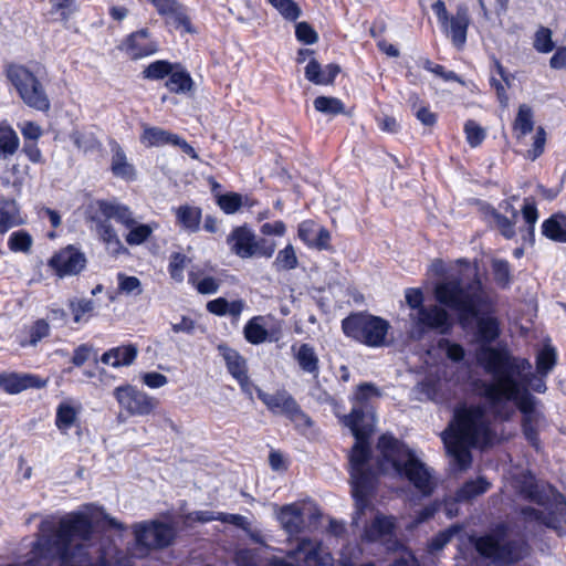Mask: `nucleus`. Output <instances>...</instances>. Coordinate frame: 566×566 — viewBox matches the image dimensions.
I'll return each mask as SVG.
<instances>
[{
  "mask_svg": "<svg viewBox=\"0 0 566 566\" xmlns=\"http://www.w3.org/2000/svg\"><path fill=\"white\" fill-rule=\"evenodd\" d=\"M478 358L485 373L493 379L484 384V396L492 403L514 401L523 413V433L527 441L537 448L539 413L535 410L536 398L515 378L523 370L532 369L531 363L526 358L512 356L504 348L484 347L479 352Z\"/></svg>",
  "mask_w": 566,
  "mask_h": 566,
  "instance_id": "obj_1",
  "label": "nucleus"
},
{
  "mask_svg": "<svg viewBox=\"0 0 566 566\" xmlns=\"http://www.w3.org/2000/svg\"><path fill=\"white\" fill-rule=\"evenodd\" d=\"M381 396L377 386L371 382L360 384L354 395V405L344 423L356 438L349 454L352 493L355 499L356 512L353 517L358 525L360 516L369 509V495L374 490L376 472L371 468L370 449L366 439L373 431L374 416L369 402Z\"/></svg>",
  "mask_w": 566,
  "mask_h": 566,
  "instance_id": "obj_2",
  "label": "nucleus"
},
{
  "mask_svg": "<svg viewBox=\"0 0 566 566\" xmlns=\"http://www.w3.org/2000/svg\"><path fill=\"white\" fill-rule=\"evenodd\" d=\"M492 439L485 409L464 403L454 409L453 420L442 433L446 449L461 471L471 465V448L486 447L491 444Z\"/></svg>",
  "mask_w": 566,
  "mask_h": 566,
  "instance_id": "obj_3",
  "label": "nucleus"
},
{
  "mask_svg": "<svg viewBox=\"0 0 566 566\" xmlns=\"http://www.w3.org/2000/svg\"><path fill=\"white\" fill-rule=\"evenodd\" d=\"M384 462L406 478L423 496L432 494L436 482L432 470L420 461L405 443L384 434L378 441Z\"/></svg>",
  "mask_w": 566,
  "mask_h": 566,
  "instance_id": "obj_4",
  "label": "nucleus"
},
{
  "mask_svg": "<svg viewBox=\"0 0 566 566\" xmlns=\"http://www.w3.org/2000/svg\"><path fill=\"white\" fill-rule=\"evenodd\" d=\"M434 297L438 303L455 311L463 322L478 316L480 305L484 302V291L474 271L471 276H452L438 283Z\"/></svg>",
  "mask_w": 566,
  "mask_h": 566,
  "instance_id": "obj_5",
  "label": "nucleus"
},
{
  "mask_svg": "<svg viewBox=\"0 0 566 566\" xmlns=\"http://www.w3.org/2000/svg\"><path fill=\"white\" fill-rule=\"evenodd\" d=\"M522 494L524 499L543 507L523 506L521 515L525 523L543 525L560 537L566 535V500L562 494L558 493L552 502L534 483L526 484Z\"/></svg>",
  "mask_w": 566,
  "mask_h": 566,
  "instance_id": "obj_6",
  "label": "nucleus"
},
{
  "mask_svg": "<svg viewBox=\"0 0 566 566\" xmlns=\"http://www.w3.org/2000/svg\"><path fill=\"white\" fill-rule=\"evenodd\" d=\"M390 324L388 321L364 312L353 313L342 321L343 333L369 347H382Z\"/></svg>",
  "mask_w": 566,
  "mask_h": 566,
  "instance_id": "obj_7",
  "label": "nucleus"
},
{
  "mask_svg": "<svg viewBox=\"0 0 566 566\" xmlns=\"http://www.w3.org/2000/svg\"><path fill=\"white\" fill-rule=\"evenodd\" d=\"M297 566H316L318 563V545L310 538L298 541L295 549L287 555ZM234 560L238 566H294L282 558H272L262 565L254 549L241 548L235 553Z\"/></svg>",
  "mask_w": 566,
  "mask_h": 566,
  "instance_id": "obj_8",
  "label": "nucleus"
},
{
  "mask_svg": "<svg viewBox=\"0 0 566 566\" xmlns=\"http://www.w3.org/2000/svg\"><path fill=\"white\" fill-rule=\"evenodd\" d=\"M7 76L15 87L21 99L40 112H48L51 103L48 94L38 77L25 66L11 64L7 69Z\"/></svg>",
  "mask_w": 566,
  "mask_h": 566,
  "instance_id": "obj_9",
  "label": "nucleus"
},
{
  "mask_svg": "<svg viewBox=\"0 0 566 566\" xmlns=\"http://www.w3.org/2000/svg\"><path fill=\"white\" fill-rule=\"evenodd\" d=\"M473 544L480 555L507 565L524 559L530 553V546L524 539H509L502 543L493 534L479 536L474 538Z\"/></svg>",
  "mask_w": 566,
  "mask_h": 566,
  "instance_id": "obj_10",
  "label": "nucleus"
},
{
  "mask_svg": "<svg viewBox=\"0 0 566 566\" xmlns=\"http://www.w3.org/2000/svg\"><path fill=\"white\" fill-rule=\"evenodd\" d=\"M409 318L411 322L409 335L416 340L422 339L429 332L446 335L452 328V319L449 313L436 304L426 305L418 312H411Z\"/></svg>",
  "mask_w": 566,
  "mask_h": 566,
  "instance_id": "obj_11",
  "label": "nucleus"
},
{
  "mask_svg": "<svg viewBox=\"0 0 566 566\" xmlns=\"http://www.w3.org/2000/svg\"><path fill=\"white\" fill-rule=\"evenodd\" d=\"M256 395L272 413L285 416L297 429H305L312 426L311 418L301 409L294 397L285 389L268 394L256 388Z\"/></svg>",
  "mask_w": 566,
  "mask_h": 566,
  "instance_id": "obj_12",
  "label": "nucleus"
},
{
  "mask_svg": "<svg viewBox=\"0 0 566 566\" xmlns=\"http://www.w3.org/2000/svg\"><path fill=\"white\" fill-rule=\"evenodd\" d=\"M136 543L147 549L169 546L176 537V528L167 523L157 521L135 524Z\"/></svg>",
  "mask_w": 566,
  "mask_h": 566,
  "instance_id": "obj_13",
  "label": "nucleus"
},
{
  "mask_svg": "<svg viewBox=\"0 0 566 566\" xmlns=\"http://www.w3.org/2000/svg\"><path fill=\"white\" fill-rule=\"evenodd\" d=\"M114 397L119 407L129 416H147L158 403L154 397L148 396L132 385L116 387L114 389Z\"/></svg>",
  "mask_w": 566,
  "mask_h": 566,
  "instance_id": "obj_14",
  "label": "nucleus"
},
{
  "mask_svg": "<svg viewBox=\"0 0 566 566\" xmlns=\"http://www.w3.org/2000/svg\"><path fill=\"white\" fill-rule=\"evenodd\" d=\"M91 210L90 220L93 223H104V221L111 223V220L114 219L125 228L136 224L132 210L116 201L98 200L91 207Z\"/></svg>",
  "mask_w": 566,
  "mask_h": 566,
  "instance_id": "obj_15",
  "label": "nucleus"
},
{
  "mask_svg": "<svg viewBox=\"0 0 566 566\" xmlns=\"http://www.w3.org/2000/svg\"><path fill=\"white\" fill-rule=\"evenodd\" d=\"M49 264L62 277L80 273L86 264V259L82 252L69 245L54 254Z\"/></svg>",
  "mask_w": 566,
  "mask_h": 566,
  "instance_id": "obj_16",
  "label": "nucleus"
},
{
  "mask_svg": "<svg viewBox=\"0 0 566 566\" xmlns=\"http://www.w3.org/2000/svg\"><path fill=\"white\" fill-rule=\"evenodd\" d=\"M46 384V379H42L34 374L15 371L0 373V388L10 395H17L30 388L41 389L44 388Z\"/></svg>",
  "mask_w": 566,
  "mask_h": 566,
  "instance_id": "obj_17",
  "label": "nucleus"
},
{
  "mask_svg": "<svg viewBox=\"0 0 566 566\" xmlns=\"http://www.w3.org/2000/svg\"><path fill=\"white\" fill-rule=\"evenodd\" d=\"M469 25V10L465 6L461 4L457 8L455 14L447 19V23L441 24V29L450 38L452 44L460 50L467 43Z\"/></svg>",
  "mask_w": 566,
  "mask_h": 566,
  "instance_id": "obj_18",
  "label": "nucleus"
},
{
  "mask_svg": "<svg viewBox=\"0 0 566 566\" xmlns=\"http://www.w3.org/2000/svg\"><path fill=\"white\" fill-rule=\"evenodd\" d=\"M254 232L247 226L235 227L227 238L231 252L241 259L254 256Z\"/></svg>",
  "mask_w": 566,
  "mask_h": 566,
  "instance_id": "obj_19",
  "label": "nucleus"
},
{
  "mask_svg": "<svg viewBox=\"0 0 566 566\" xmlns=\"http://www.w3.org/2000/svg\"><path fill=\"white\" fill-rule=\"evenodd\" d=\"M156 8L159 15L166 19V23L176 28L184 27L189 31V18L186 8L178 0H148Z\"/></svg>",
  "mask_w": 566,
  "mask_h": 566,
  "instance_id": "obj_20",
  "label": "nucleus"
},
{
  "mask_svg": "<svg viewBox=\"0 0 566 566\" xmlns=\"http://www.w3.org/2000/svg\"><path fill=\"white\" fill-rule=\"evenodd\" d=\"M126 53L134 60L154 54L157 45L149 39L147 29L132 33L125 43Z\"/></svg>",
  "mask_w": 566,
  "mask_h": 566,
  "instance_id": "obj_21",
  "label": "nucleus"
},
{
  "mask_svg": "<svg viewBox=\"0 0 566 566\" xmlns=\"http://www.w3.org/2000/svg\"><path fill=\"white\" fill-rule=\"evenodd\" d=\"M176 223L188 233H197L200 230L202 210L197 206L181 205L174 209Z\"/></svg>",
  "mask_w": 566,
  "mask_h": 566,
  "instance_id": "obj_22",
  "label": "nucleus"
},
{
  "mask_svg": "<svg viewBox=\"0 0 566 566\" xmlns=\"http://www.w3.org/2000/svg\"><path fill=\"white\" fill-rule=\"evenodd\" d=\"M82 410L80 402L74 400H64L59 403L56 408L55 426L57 429L66 434L67 431L77 422L78 415Z\"/></svg>",
  "mask_w": 566,
  "mask_h": 566,
  "instance_id": "obj_23",
  "label": "nucleus"
},
{
  "mask_svg": "<svg viewBox=\"0 0 566 566\" xmlns=\"http://www.w3.org/2000/svg\"><path fill=\"white\" fill-rule=\"evenodd\" d=\"M395 521L391 516L376 514L371 523L365 527L363 538L367 542L381 541L392 535Z\"/></svg>",
  "mask_w": 566,
  "mask_h": 566,
  "instance_id": "obj_24",
  "label": "nucleus"
},
{
  "mask_svg": "<svg viewBox=\"0 0 566 566\" xmlns=\"http://www.w3.org/2000/svg\"><path fill=\"white\" fill-rule=\"evenodd\" d=\"M138 354V348L134 344H127L114 347L105 352L101 360L113 367L129 366L134 363Z\"/></svg>",
  "mask_w": 566,
  "mask_h": 566,
  "instance_id": "obj_25",
  "label": "nucleus"
},
{
  "mask_svg": "<svg viewBox=\"0 0 566 566\" xmlns=\"http://www.w3.org/2000/svg\"><path fill=\"white\" fill-rule=\"evenodd\" d=\"M23 218L15 200L0 198V233H6L10 229L21 226Z\"/></svg>",
  "mask_w": 566,
  "mask_h": 566,
  "instance_id": "obj_26",
  "label": "nucleus"
},
{
  "mask_svg": "<svg viewBox=\"0 0 566 566\" xmlns=\"http://www.w3.org/2000/svg\"><path fill=\"white\" fill-rule=\"evenodd\" d=\"M279 521L291 535L298 534L304 527L303 511L297 504H287L281 507Z\"/></svg>",
  "mask_w": 566,
  "mask_h": 566,
  "instance_id": "obj_27",
  "label": "nucleus"
},
{
  "mask_svg": "<svg viewBox=\"0 0 566 566\" xmlns=\"http://www.w3.org/2000/svg\"><path fill=\"white\" fill-rule=\"evenodd\" d=\"M166 87L176 94H188L193 90V81L189 72L180 64H175L165 83Z\"/></svg>",
  "mask_w": 566,
  "mask_h": 566,
  "instance_id": "obj_28",
  "label": "nucleus"
},
{
  "mask_svg": "<svg viewBox=\"0 0 566 566\" xmlns=\"http://www.w3.org/2000/svg\"><path fill=\"white\" fill-rule=\"evenodd\" d=\"M218 352L222 356L229 374L234 379L244 377L248 374L247 360L239 352L223 344L218 346Z\"/></svg>",
  "mask_w": 566,
  "mask_h": 566,
  "instance_id": "obj_29",
  "label": "nucleus"
},
{
  "mask_svg": "<svg viewBox=\"0 0 566 566\" xmlns=\"http://www.w3.org/2000/svg\"><path fill=\"white\" fill-rule=\"evenodd\" d=\"M294 357L304 373L312 375L314 378L318 377L319 359L312 345L307 343L300 345L295 350Z\"/></svg>",
  "mask_w": 566,
  "mask_h": 566,
  "instance_id": "obj_30",
  "label": "nucleus"
},
{
  "mask_svg": "<svg viewBox=\"0 0 566 566\" xmlns=\"http://www.w3.org/2000/svg\"><path fill=\"white\" fill-rule=\"evenodd\" d=\"M542 233L552 241L566 243V216L555 213L542 224Z\"/></svg>",
  "mask_w": 566,
  "mask_h": 566,
  "instance_id": "obj_31",
  "label": "nucleus"
},
{
  "mask_svg": "<svg viewBox=\"0 0 566 566\" xmlns=\"http://www.w3.org/2000/svg\"><path fill=\"white\" fill-rule=\"evenodd\" d=\"M491 488V483L483 476L476 480L467 481L457 492V502H470L471 500L484 494Z\"/></svg>",
  "mask_w": 566,
  "mask_h": 566,
  "instance_id": "obj_32",
  "label": "nucleus"
},
{
  "mask_svg": "<svg viewBox=\"0 0 566 566\" xmlns=\"http://www.w3.org/2000/svg\"><path fill=\"white\" fill-rule=\"evenodd\" d=\"M476 334H478L479 339L482 343H484V345H482L478 349V352H476V356H478L479 352L482 348H484V347L493 348L492 346H489L488 344L494 342L499 337L500 328H499L497 319L494 317L480 318L476 324ZM476 360H479L478 357H476ZM478 363L480 364V361H478Z\"/></svg>",
  "mask_w": 566,
  "mask_h": 566,
  "instance_id": "obj_33",
  "label": "nucleus"
},
{
  "mask_svg": "<svg viewBox=\"0 0 566 566\" xmlns=\"http://www.w3.org/2000/svg\"><path fill=\"white\" fill-rule=\"evenodd\" d=\"M94 228L112 254L117 255L126 251L112 223H94Z\"/></svg>",
  "mask_w": 566,
  "mask_h": 566,
  "instance_id": "obj_34",
  "label": "nucleus"
},
{
  "mask_svg": "<svg viewBox=\"0 0 566 566\" xmlns=\"http://www.w3.org/2000/svg\"><path fill=\"white\" fill-rule=\"evenodd\" d=\"M111 169L116 177L127 180L134 179L135 177V169L133 165L127 161L126 155L119 145L113 147Z\"/></svg>",
  "mask_w": 566,
  "mask_h": 566,
  "instance_id": "obj_35",
  "label": "nucleus"
},
{
  "mask_svg": "<svg viewBox=\"0 0 566 566\" xmlns=\"http://www.w3.org/2000/svg\"><path fill=\"white\" fill-rule=\"evenodd\" d=\"M20 145L17 133L8 125H0V159L13 156Z\"/></svg>",
  "mask_w": 566,
  "mask_h": 566,
  "instance_id": "obj_36",
  "label": "nucleus"
},
{
  "mask_svg": "<svg viewBox=\"0 0 566 566\" xmlns=\"http://www.w3.org/2000/svg\"><path fill=\"white\" fill-rule=\"evenodd\" d=\"M534 128V114L527 104H522L518 107L517 115L513 123V129L517 138L526 136Z\"/></svg>",
  "mask_w": 566,
  "mask_h": 566,
  "instance_id": "obj_37",
  "label": "nucleus"
},
{
  "mask_svg": "<svg viewBox=\"0 0 566 566\" xmlns=\"http://www.w3.org/2000/svg\"><path fill=\"white\" fill-rule=\"evenodd\" d=\"M71 140L75 147L84 154L98 151L101 149V142L91 132L74 130L70 135Z\"/></svg>",
  "mask_w": 566,
  "mask_h": 566,
  "instance_id": "obj_38",
  "label": "nucleus"
},
{
  "mask_svg": "<svg viewBox=\"0 0 566 566\" xmlns=\"http://www.w3.org/2000/svg\"><path fill=\"white\" fill-rule=\"evenodd\" d=\"M188 282L203 295L217 293L221 283L220 280L212 276L200 277V274L193 270L188 274Z\"/></svg>",
  "mask_w": 566,
  "mask_h": 566,
  "instance_id": "obj_39",
  "label": "nucleus"
},
{
  "mask_svg": "<svg viewBox=\"0 0 566 566\" xmlns=\"http://www.w3.org/2000/svg\"><path fill=\"white\" fill-rule=\"evenodd\" d=\"M69 307L76 324L86 323L95 308V303L90 298H74L69 301Z\"/></svg>",
  "mask_w": 566,
  "mask_h": 566,
  "instance_id": "obj_40",
  "label": "nucleus"
},
{
  "mask_svg": "<svg viewBox=\"0 0 566 566\" xmlns=\"http://www.w3.org/2000/svg\"><path fill=\"white\" fill-rule=\"evenodd\" d=\"M177 135L170 134L169 132L159 127H147L144 129L142 135V143L147 146H163L167 144H174V139Z\"/></svg>",
  "mask_w": 566,
  "mask_h": 566,
  "instance_id": "obj_41",
  "label": "nucleus"
},
{
  "mask_svg": "<svg viewBox=\"0 0 566 566\" xmlns=\"http://www.w3.org/2000/svg\"><path fill=\"white\" fill-rule=\"evenodd\" d=\"M441 385L438 380L427 378L419 382L416 387L417 392L420 395L419 400H431L434 402H443L444 396L440 389Z\"/></svg>",
  "mask_w": 566,
  "mask_h": 566,
  "instance_id": "obj_42",
  "label": "nucleus"
},
{
  "mask_svg": "<svg viewBox=\"0 0 566 566\" xmlns=\"http://www.w3.org/2000/svg\"><path fill=\"white\" fill-rule=\"evenodd\" d=\"M262 319L261 316H254L245 324L243 333L250 344L258 345L266 340L269 333L261 324Z\"/></svg>",
  "mask_w": 566,
  "mask_h": 566,
  "instance_id": "obj_43",
  "label": "nucleus"
},
{
  "mask_svg": "<svg viewBox=\"0 0 566 566\" xmlns=\"http://www.w3.org/2000/svg\"><path fill=\"white\" fill-rule=\"evenodd\" d=\"M314 108L325 115L335 116L345 112L344 103L332 96H318L313 102Z\"/></svg>",
  "mask_w": 566,
  "mask_h": 566,
  "instance_id": "obj_44",
  "label": "nucleus"
},
{
  "mask_svg": "<svg viewBox=\"0 0 566 566\" xmlns=\"http://www.w3.org/2000/svg\"><path fill=\"white\" fill-rule=\"evenodd\" d=\"M298 261L295 254L294 248L289 244L283 250L279 251L274 262L273 268L277 271H289L293 270L297 266Z\"/></svg>",
  "mask_w": 566,
  "mask_h": 566,
  "instance_id": "obj_45",
  "label": "nucleus"
},
{
  "mask_svg": "<svg viewBox=\"0 0 566 566\" xmlns=\"http://www.w3.org/2000/svg\"><path fill=\"white\" fill-rule=\"evenodd\" d=\"M491 268L495 283L501 287H507L512 277L510 263L503 259H494Z\"/></svg>",
  "mask_w": 566,
  "mask_h": 566,
  "instance_id": "obj_46",
  "label": "nucleus"
},
{
  "mask_svg": "<svg viewBox=\"0 0 566 566\" xmlns=\"http://www.w3.org/2000/svg\"><path fill=\"white\" fill-rule=\"evenodd\" d=\"M174 65L166 60L155 61L143 71V76L148 80H163L169 75Z\"/></svg>",
  "mask_w": 566,
  "mask_h": 566,
  "instance_id": "obj_47",
  "label": "nucleus"
},
{
  "mask_svg": "<svg viewBox=\"0 0 566 566\" xmlns=\"http://www.w3.org/2000/svg\"><path fill=\"white\" fill-rule=\"evenodd\" d=\"M281 15L289 20L295 21L300 18L302 11L298 4L293 0H268Z\"/></svg>",
  "mask_w": 566,
  "mask_h": 566,
  "instance_id": "obj_48",
  "label": "nucleus"
},
{
  "mask_svg": "<svg viewBox=\"0 0 566 566\" xmlns=\"http://www.w3.org/2000/svg\"><path fill=\"white\" fill-rule=\"evenodd\" d=\"M461 531L459 525H452L449 528L438 533L429 542V552L437 553L444 548V546Z\"/></svg>",
  "mask_w": 566,
  "mask_h": 566,
  "instance_id": "obj_49",
  "label": "nucleus"
},
{
  "mask_svg": "<svg viewBox=\"0 0 566 566\" xmlns=\"http://www.w3.org/2000/svg\"><path fill=\"white\" fill-rule=\"evenodd\" d=\"M556 365V352L553 347L542 349L536 358V369L542 376H546Z\"/></svg>",
  "mask_w": 566,
  "mask_h": 566,
  "instance_id": "obj_50",
  "label": "nucleus"
},
{
  "mask_svg": "<svg viewBox=\"0 0 566 566\" xmlns=\"http://www.w3.org/2000/svg\"><path fill=\"white\" fill-rule=\"evenodd\" d=\"M50 334V325L46 319L40 318L30 327V338L28 342H21V346H35L40 340Z\"/></svg>",
  "mask_w": 566,
  "mask_h": 566,
  "instance_id": "obj_51",
  "label": "nucleus"
},
{
  "mask_svg": "<svg viewBox=\"0 0 566 566\" xmlns=\"http://www.w3.org/2000/svg\"><path fill=\"white\" fill-rule=\"evenodd\" d=\"M189 262L190 260L185 254L179 252L172 253L168 265L170 277L178 283L182 282L184 271Z\"/></svg>",
  "mask_w": 566,
  "mask_h": 566,
  "instance_id": "obj_52",
  "label": "nucleus"
},
{
  "mask_svg": "<svg viewBox=\"0 0 566 566\" xmlns=\"http://www.w3.org/2000/svg\"><path fill=\"white\" fill-rule=\"evenodd\" d=\"M129 232L126 234L125 240L129 245H139L144 243L153 233V228L149 224H136L128 228Z\"/></svg>",
  "mask_w": 566,
  "mask_h": 566,
  "instance_id": "obj_53",
  "label": "nucleus"
},
{
  "mask_svg": "<svg viewBox=\"0 0 566 566\" xmlns=\"http://www.w3.org/2000/svg\"><path fill=\"white\" fill-rule=\"evenodd\" d=\"M216 197L218 206L227 214L235 213L242 206V197L237 192L216 193Z\"/></svg>",
  "mask_w": 566,
  "mask_h": 566,
  "instance_id": "obj_54",
  "label": "nucleus"
},
{
  "mask_svg": "<svg viewBox=\"0 0 566 566\" xmlns=\"http://www.w3.org/2000/svg\"><path fill=\"white\" fill-rule=\"evenodd\" d=\"M534 49L539 53H549L554 50L552 31L548 28L539 27L534 36Z\"/></svg>",
  "mask_w": 566,
  "mask_h": 566,
  "instance_id": "obj_55",
  "label": "nucleus"
},
{
  "mask_svg": "<svg viewBox=\"0 0 566 566\" xmlns=\"http://www.w3.org/2000/svg\"><path fill=\"white\" fill-rule=\"evenodd\" d=\"M464 133L467 142L471 147H478L486 137L485 130L472 119L465 122Z\"/></svg>",
  "mask_w": 566,
  "mask_h": 566,
  "instance_id": "obj_56",
  "label": "nucleus"
},
{
  "mask_svg": "<svg viewBox=\"0 0 566 566\" xmlns=\"http://www.w3.org/2000/svg\"><path fill=\"white\" fill-rule=\"evenodd\" d=\"M495 226L499 228L501 234L506 239H512L515 235V219L511 220L507 217L499 213L492 209L490 212Z\"/></svg>",
  "mask_w": 566,
  "mask_h": 566,
  "instance_id": "obj_57",
  "label": "nucleus"
},
{
  "mask_svg": "<svg viewBox=\"0 0 566 566\" xmlns=\"http://www.w3.org/2000/svg\"><path fill=\"white\" fill-rule=\"evenodd\" d=\"M9 248L14 252H28L32 245V238L25 231H15L9 238Z\"/></svg>",
  "mask_w": 566,
  "mask_h": 566,
  "instance_id": "obj_58",
  "label": "nucleus"
},
{
  "mask_svg": "<svg viewBox=\"0 0 566 566\" xmlns=\"http://www.w3.org/2000/svg\"><path fill=\"white\" fill-rule=\"evenodd\" d=\"M118 289L120 292L125 294H134L139 295L142 294V283L138 277L136 276H128L123 273H119L118 276Z\"/></svg>",
  "mask_w": 566,
  "mask_h": 566,
  "instance_id": "obj_59",
  "label": "nucleus"
},
{
  "mask_svg": "<svg viewBox=\"0 0 566 566\" xmlns=\"http://www.w3.org/2000/svg\"><path fill=\"white\" fill-rule=\"evenodd\" d=\"M546 144V132L539 126L536 129L532 148L527 150L526 158L534 161L536 160L543 153Z\"/></svg>",
  "mask_w": 566,
  "mask_h": 566,
  "instance_id": "obj_60",
  "label": "nucleus"
},
{
  "mask_svg": "<svg viewBox=\"0 0 566 566\" xmlns=\"http://www.w3.org/2000/svg\"><path fill=\"white\" fill-rule=\"evenodd\" d=\"M515 378L526 388L528 391V386L536 392H544L546 390V384L542 378H536L530 370H523L520 376H515Z\"/></svg>",
  "mask_w": 566,
  "mask_h": 566,
  "instance_id": "obj_61",
  "label": "nucleus"
},
{
  "mask_svg": "<svg viewBox=\"0 0 566 566\" xmlns=\"http://www.w3.org/2000/svg\"><path fill=\"white\" fill-rule=\"evenodd\" d=\"M295 35L300 42L314 44L318 40L316 31L307 22H298L295 27Z\"/></svg>",
  "mask_w": 566,
  "mask_h": 566,
  "instance_id": "obj_62",
  "label": "nucleus"
},
{
  "mask_svg": "<svg viewBox=\"0 0 566 566\" xmlns=\"http://www.w3.org/2000/svg\"><path fill=\"white\" fill-rule=\"evenodd\" d=\"M50 3L63 19H69L78 9L76 0H50Z\"/></svg>",
  "mask_w": 566,
  "mask_h": 566,
  "instance_id": "obj_63",
  "label": "nucleus"
},
{
  "mask_svg": "<svg viewBox=\"0 0 566 566\" xmlns=\"http://www.w3.org/2000/svg\"><path fill=\"white\" fill-rule=\"evenodd\" d=\"M317 224L312 220H305L298 226V238L311 248L317 231Z\"/></svg>",
  "mask_w": 566,
  "mask_h": 566,
  "instance_id": "obj_64",
  "label": "nucleus"
}]
</instances>
